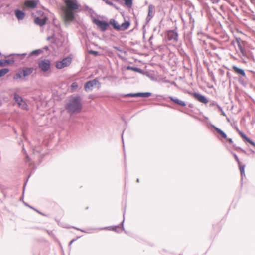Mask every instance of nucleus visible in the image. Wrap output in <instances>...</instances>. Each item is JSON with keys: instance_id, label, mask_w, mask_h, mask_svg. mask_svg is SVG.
Masks as SVG:
<instances>
[{"instance_id": "c85d7f7f", "label": "nucleus", "mask_w": 255, "mask_h": 255, "mask_svg": "<svg viewBox=\"0 0 255 255\" xmlns=\"http://www.w3.org/2000/svg\"><path fill=\"white\" fill-rule=\"evenodd\" d=\"M128 69H132L135 71H138V69L137 68L128 67Z\"/></svg>"}, {"instance_id": "f8f14e48", "label": "nucleus", "mask_w": 255, "mask_h": 255, "mask_svg": "<svg viewBox=\"0 0 255 255\" xmlns=\"http://www.w3.org/2000/svg\"><path fill=\"white\" fill-rule=\"evenodd\" d=\"M151 95V93L149 92L145 93H138L136 94H128L126 95L125 97H136V96H140L143 97H148Z\"/></svg>"}, {"instance_id": "b1692460", "label": "nucleus", "mask_w": 255, "mask_h": 255, "mask_svg": "<svg viewBox=\"0 0 255 255\" xmlns=\"http://www.w3.org/2000/svg\"><path fill=\"white\" fill-rule=\"evenodd\" d=\"M71 87L72 90H75L78 88V85L77 83L74 82L72 84Z\"/></svg>"}, {"instance_id": "a211bd4d", "label": "nucleus", "mask_w": 255, "mask_h": 255, "mask_svg": "<svg viewBox=\"0 0 255 255\" xmlns=\"http://www.w3.org/2000/svg\"><path fill=\"white\" fill-rule=\"evenodd\" d=\"M169 98L170 100L173 101V102L177 104L178 105H179L182 106H186V103L183 101H181L178 99L174 98L172 97H170Z\"/></svg>"}, {"instance_id": "393cba45", "label": "nucleus", "mask_w": 255, "mask_h": 255, "mask_svg": "<svg viewBox=\"0 0 255 255\" xmlns=\"http://www.w3.org/2000/svg\"><path fill=\"white\" fill-rule=\"evenodd\" d=\"M41 52V50H34V51H33L32 52H31V54L32 55H34V54H35V55H38Z\"/></svg>"}, {"instance_id": "20e7f679", "label": "nucleus", "mask_w": 255, "mask_h": 255, "mask_svg": "<svg viewBox=\"0 0 255 255\" xmlns=\"http://www.w3.org/2000/svg\"><path fill=\"white\" fill-rule=\"evenodd\" d=\"M109 23L113 26L115 29L119 31L125 30L127 29L130 25V23L128 21L125 22L121 25H120L114 19H111Z\"/></svg>"}, {"instance_id": "6e6552de", "label": "nucleus", "mask_w": 255, "mask_h": 255, "mask_svg": "<svg viewBox=\"0 0 255 255\" xmlns=\"http://www.w3.org/2000/svg\"><path fill=\"white\" fill-rule=\"evenodd\" d=\"M94 22L103 31L106 30L108 27V24L105 21H101L98 19H95L94 20Z\"/></svg>"}, {"instance_id": "f3484780", "label": "nucleus", "mask_w": 255, "mask_h": 255, "mask_svg": "<svg viewBox=\"0 0 255 255\" xmlns=\"http://www.w3.org/2000/svg\"><path fill=\"white\" fill-rule=\"evenodd\" d=\"M15 14L18 20H22L25 16V14L22 11L17 9L15 11Z\"/></svg>"}, {"instance_id": "9d476101", "label": "nucleus", "mask_w": 255, "mask_h": 255, "mask_svg": "<svg viewBox=\"0 0 255 255\" xmlns=\"http://www.w3.org/2000/svg\"><path fill=\"white\" fill-rule=\"evenodd\" d=\"M98 83V81L95 80L90 81L87 82L85 85V90L86 91H89L92 90L94 86L96 85Z\"/></svg>"}, {"instance_id": "cd10ccee", "label": "nucleus", "mask_w": 255, "mask_h": 255, "mask_svg": "<svg viewBox=\"0 0 255 255\" xmlns=\"http://www.w3.org/2000/svg\"><path fill=\"white\" fill-rule=\"evenodd\" d=\"M234 157L236 161H237L238 163L239 164L240 163V161H239V159L238 156L236 154H234Z\"/></svg>"}, {"instance_id": "4468645a", "label": "nucleus", "mask_w": 255, "mask_h": 255, "mask_svg": "<svg viewBox=\"0 0 255 255\" xmlns=\"http://www.w3.org/2000/svg\"><path fill=\"white\" fill-rule=\"evenodd\" d=\"M236 41L237 43L238 48V50H237V52H240V53L242 54V55L245 56L246 55V52L244 51V48L243 47V45H242V43L243 42H241L240 39H238V38H237Z\"/></svg>"}, {"instance_id": "39448f33", "label": "nucleus", "mask_w": 255, "mask_h": 255, "mask_svg": "<svg viewBox=\"0 0 255 255\" xmlns=\"http://www.w3.org/2000/svg\"><path fill=\"white\" fill-rule=\"evenodd\" d=\"M71 61L72 58L68 57L64 58L61 61L56 62L55 66L57 69H61L69 66L71 63Z\"/></svg>"}, {"instance_id": "5701e85b", "label": "nucleus", "mask_w": 255, "mask_h": 255, "mask_svg": "<svg viewBox=\"0 0 255 255\" xmlns=\"http://www.w3.org/2000/svg\"><path fill=\"white\" fill-rule=\"evenodd\" d=\"M125 2V5L128 7L130 8L132 5V0H124Z\"/></svg>"}, {"instance_id": "a878e982", "label": "nucleus", "mask_w": 255, "mask_h": 255, "mask_svg": "<svg viewBox=\"0 0 255 255\" xmlns=\"http://www.w3.org/2000/svg\"><path fill=\"white\" fill-rule=\"evenodd\" d=\"M89 52V53L94 55L95 56L98 55L99 54L98 52L96 51H93V50H90Z\"/></svg>"}, {"instance_id": "f03ea898", "label": "nucleus", "mask_w": 255, "mask_h": 255, "mask_svg": "<svg viewBox=\"0 0 255 255\" xmlns=\"http://www.w3.org/2000/svg\"><path fill=\"white\" fill-rule=\"evenodd\" d=\"M66 109L71 113L80 112L82 109V104L80 97H72L67 105Z\"/></svg>"}, {"instance_id": "aec40b11", "label": "nucleus", "mask_w": 255, "mask_h": 255, "mask_svg": "<svg viewBox=\"0 0 255 255\" xmlns=\"http://www.w3.org/2000/svg\"><path fill=\"white\" fill-rule=\"evenodd\" d=\"M214 128L215 130L222 136V138L224 139L227 138L226 134L223 131L216 127H214Z\"/></svg>"}, {"instance_id": "0eeeda50", "label": "nucleus", "mask_w": 255, "mask_h": 255, "mask_svg": "<svg viewBox=\"0 0 255 255\" xmlns=\"http://www.w3.org/2000/svg\"><path fill=\"white\" fill-rule=\"evenodd\" d=\"M50 61L47 59L41 60L38 63L39 67L44 72L48 71L50 68Z\"/></svg>"}, {"instance_id": "c756f323", "label": "nucleus", "mask_w": 255, "mask_h": 255, "mask_svg": "<svg viewBox=\"0 0 255 255\" xmlns=\"http://www.w3.org/2000/svg\"><path fill=\"white\" fill-rule=\"evenodd\" d=\"M227 139V141L228 142H229L230 143H233V140L231 138H226Z\"/></svg>"}, {"instance_id": "dca6fc26", "label": "nucleus", "mask_w": 255, "mask_h": 255, "mask_svg": "<svg viewBox=\"0 0 255 255\" xmlns=\"http://www.w3.org/2000/svg\"><path fill=\"white\" fill-rule=\"evenodd\" d=\"M46 18H43V19H40L39 17H36L34 19L35 23L36 24H37L40 26H43L44 25H45L46 23Z\"/></svg>"}, {"instance_id": "423d86ee", "label": "nucleus", "mask_w": 255, "mask_h": 255, "mask_svg": "<svg viewBox=\"0 0 255 255\" xmlns=\"http://www.w3.org/2000/svg\"><path fill=\"white\" fill-rule=\"evenodd\" d=\"M14 98L19 107L23 110H28V106L26 103L23 100L21 97H20L17 94L15 93L14 95Z\"/></svg>"}, {"instance_id": "2f4dec72", "label": "nucleus", "mask_w": 255, "mask_h": 255, "mask_svg": "<svg viewBox=\"0 0 255 255\" xmlns=\"http://www.w3.org/2000/svg\"><path fill=\"white\" fill-rule=\"evenodd\" d=\"M115 49H117V50L118 49V48H117V47H115Z\"/></svg>"}, {"instance_id": "7ed1b4c3", "label": "nucleus", "mask_w": 255, "mask_h": 255, "mask_svg": "<svg viewBox=\"0 0 255 255\" xmlns=\"http://www.w3.org/2000/svg\"><path fill=\"white\" fill-rule=\"evenodd\" d=\"M33 71V68L32 67H24L20 70L13 77V79L17 80L24 78L30 75Z\"/></svg>"}, {"instance_id": "f257e3e1", "label": "nucleus", "mask_w": 255, "mask_h": 255, "mask_svg": "<svg viewBox=\"0 0 255 255\" xmlns=\"http://www.w3.org/2000/svg\"><path fill=\"white\" fill-rule=\"evenodd\" d=\"M64 3L65 5L62 8L64 21L65 23L72 22L75 14L81 11V6L76 0H65Z\"/></svg>"}, {"instance_id": "2eb2a0df", "label": "nucleus", "mask_w": 255, "mask_h": 255, "mask_svg": "<svg viewBox=\"0 0 255 255\" xmlns=\"http://www.w3.org/2000/svg\"><path fill=\"white\" fill-rule=\"evenodd\" d=\"M232 69L235 73H236L239 75H242L243 76H245V73L244 70L238 68L236 66H235V65L233 66Z\"/></svg>"}, {"instance_id": "1a4fd4ad", "label": "nucleus", "mask_w": 255, "mask_h": 255, "mask_svg": "<svg viewBox=\"0 0 255 255\" xmlns=\"http://www.w3.org/2000/svg\"><path fill=\"white\" fill-rule=\"evenodd\" d=\"M38 3V0H26L24 3V5L27 8H34L37 7Z\"/></svg>"}, {"instance_id": "bb28decb", "label": "nucleus", "mask_w": 255, "mask_h": 255, "mask_svg": "<svg viewBox=\"0 0 255 255\" xmlns=\"http://www.w3.org/2000/svg\"><path fill=\"white\" fill-rule=\"evenodd\" d=\"M105 3L109 5H113V3L109 1L108 0H105Z\"/></svg>"}, {"instance_id": "412c9836", "label": "nucleus", "mask_w": 255, "mask_h": 255, "mask_svg": "<svg viewBox=\"0 0 255 255\" xmlns=\"http://www.w3.org/2000/svg\"><path fill=\"white\" fill-rule=\"evenodd\" d=\"M9 72V69L7 68H4L0 70V77L4 76Z\"/></svg>"}, {"instance_id": "6ab92c4d", "label": "nucleus", "mask_w": 255, "mask_h": 255, "mask_svg": "<svg viewBox=\"0 0 255 255\" xmlns=\"http://www.w3.org/2000/svg\"><path fill=\"white\" fill-rule=\"evenodd\" d=\"M240 135L245 140V141L248 142L251 145L255 147V143L253 141H252L251 140H250L246 135H245L244 133L241 132Z\"/></svg>"}, {"instance_id": "4be33fe9", "label": "nucleus", "mask_w": 255, "mask_h": 255, "mask_svg": "<svg viewBox=\"0 0 255 255\" xmlns=\"http://www.w3.org/2000/svg\"><path fill=\"white\" fill-rule=\"evenodd\" d=\"M153 6L152 5H149L148 6V16L150 17L153 16Z\"/></svg>"}, {"instance_id": "9b49d317", "label": "nucleus", "mask_w": 255, "mask_h": 255, "mask_svg": "<svg viewBox=\"0 0 255 255\" xmlns=\"http://www.w3.org/2000/svg\"><path fill=\"white\" fill-rule=\"evenodd\" d=\"M167 38L168 40H174L177 41L178 34L173 30H170L167 32Z\"/></svg>"}, {"instance_id": "ddd939ff", "label": "nucleus", "mask_w": 255, "mask_h": 255, "mask_svg": "<svg viewBox=\"0 0 255 255\" xmlns=\"http://www.w3.org/2000/svg\"><path fill=\"white\" fill-rule=\"evenodd\" d=\"M194 97L201 103L207 104L208 102L207 99L203 95L197 93H194Z\"/></svg>"}, {"instance_id": "473e14b6", "label": "nucleus", "mask_w": 255, "mask_h": 255, "mask_svg": "<svg viewBox=\"0 0 255 255\" xmlns=\"http://www.w3.org/2000/svg\"><path fill=\"white\" fill-rule=\"evenodd\" d=\"M1 64H2V63H1V61H0V65H1Z\"/></svg>"}, {"instance_id": "7c9ffc66", "label": "nucleus", "mask_w": 255, "mask_h": 255, "mask_svg": "<svg viewBox=\"0 0 255 255\" xmlns=\"http://www.w3.org/2000/svg\"><path fill=\"white\" fill-rule=\"evenodd\" d=\"M240 169L241 173L242 174L244 172V167H241L240 168Z\"/></svg>"}]
</instances>
